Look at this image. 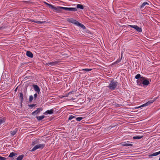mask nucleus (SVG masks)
Instances as JSON below:
<instances>
[{
  "label": "nucleus",
  "mask_w": 160,
  "mask_h": 160,
  "mask_svg": "<svg viewBox=\"0 0 160 160\" xmlns=\"http://www.w3.org/2000/svg\"><path fill=\"white\" fill-rule=\"evenodd\" d=\"M159 160H160V158H159Z\"/></svg>",
  "instance_id": "42"
},
{
  "label": "nucleus",
  "mask_w": 160,
  "mask_h": 160,
  "mask_svg": "<svg viewBox=\"0 0 160 160\" xmlns=\"http://www.w3.org/2000/svg\"><path fill=\"white\" fill-rule=\"evenodd\" d=\"M123 54V53L122 52V53H121V58L120 59H118L116 61V63H119V62H120V61H121L122 59V54Z\"/></svg>",
  "instance_id": "26"
},
{
  "label": "nucleus",
  "mask_w": 160,
  "mask_h": 160,
  "mask_svg": "<svg viewBox=\"0 0 160 160\" xmlns=\"http://www.w3.org/2000/svg\"><path fill=\"white\" fill-rule=\"evenodd\" d=\"M67 20L68 22L74 23L75 25H76L77 22H78V21L72 18H68L67 19Z\"/></svg>",
  "instance_id": "8"
},
{
  "label": "nucleus",
  "mask_w": 160,
  "mask_h": 160,
  "mask_svg": "<svg viewBox=\"0 0 160 160\" xmlns=\"http://www.w3.org/2000/svg\"><path fill=\"white\" fill-rule=\"evenodd\" d=\"M45 145L44 144L37 145H35L34 147L31 150V151L32 152H33L38 148L42 149L45 147Z\"/></svg>",
  "instance_id": "2"
},
{
  "label": "nucleus",
  "mask_w": 160,
  "mask_h": 160,
  "mask_svg": "<svg viewBox=\"0 0 160 160\" xmlns=\"http://www.w3.org/2000/svg\"><path fill=\"white\" fill-rule=\"evenodd\" d=\"M24 157L23 155H19L17 158V160H22Z\"/></svg>",
  "instance_id": "22"
},
{
  "label": "nucleus",
  "mask_w": 160,
  "mask_h": 160,
  "mask_svg": "<svg viewBox=\"0 0 160 160\" xmlns=\"http://www.w3.org/2000/svg\"><path fill=\"white\" fill-rule=\"evenodd\" d=\"M143 137L142 136H134L133 137V138L134 139H139L142 138Z\"/></svg>",
  "instance_id": "18"
},
{
  "label": "nucleus",
  "mask_w": 160,
  "mask_h": 160,
  "mask_svg": "<svg viewBox=\"0 0 160 160\" xmlns=\"http://www.w3.org/2000/svg\"><path fill=\"white\" fill-rule=\"evenodd\" d=\"M144 79V77H141L140 78L138 79L137 80V82L138 84L139 85H142V82L143 81V79Z\"/></svg>",
  "instance_id": "6"
},
{
  "label": "nucleus",
  "mask_w": 160,
  "mask_h": 160,
  "mask_svg": "<svg viewBox=\"0 0 160 160\" xmlns=\"http://www.w3.org/2000/svg\"><path fill=\"white\" fill-rule=\"evenodd\" d=\"M61 8L65 10L68 11V8L62 7Z\"/></svg>",
  "instance_id": "35"
},
{
  "label": "nucleus",
  "mask_w": 160,
  "mask_h": 160,
  "mask_svg": "<svg viewBox=\"0 0 160 160\" xmlns=\"http://www.w3.org/2000/svg\"><path fill=\"white\" fill-rule=\"evenodd\" d=\"M53 109H51L49 110H47L46 112H45L44 114L46 115H47L48 114H51L53 113Z\"/></svg>",
  "instance_id": "14"
},
{
  "label": "nucleus",
  "mask_w": 160,
  "mask_h": 160,
  "mask_svg": "<svg viewBox=\"0 0 160 160\" xmlns=\"http://www.w3.org/2000/svg\"><path fill=\"white\" fill-rule=\"evenodd\" d=\"M142 82V84L144 86H148V85L150 84L149 80H148L147 78L145 77Z\"/></svg>",
  "instance_id": "7"
},
{
  "label": "nucleus",
  "mask_w": 160,
  "mask_h": 160,
  "mask_svg": "<svg viewBox=\"0 0 160 160\" xmlns=\"http://www.w3.org/2000/svg\"><path fill=\"white\" fill-rule=\"evenodd\" d=\"M75 118H76V117L75 116H74L71 115L69 117V118L68 119L71 120L72 119Z\"/></svg>",
  "instance_id": "31"
},
{
  "label": "nucleus",
  "mask_w": 160,
  "mask_h": 160,
  "mask_svg": "<svg viewBox=\"0 0 160 160\" xmlns=\"http://www.w3.org/2000/svg\"><path fill=\"white\" fill-rule=\"evenodd\" d=\"M35 105H36V104H32L28 105V106L30 108H32V107H34L35 106Z\"/></svg>",
  "instance_id": "36"
},
{
  "label": "nucleus",
  "mask_w": 160,
  "mask_h": 160,
  "mask_svg": "<svg viewBox=\"0 0 160 160\" xmlns=\"http://www.w3.org/2000/svg\"><path fill=\"white\" fill-rule=\"evenodd\" d=\"M76 25L81 27L82 28H83V29H85L86 28L84 25H83L82 24L78 22H77Z\"/></svg>",
  "instance_id": "15"
},
{
  "label": "nucleus",
  "mask_w": 160,
  "mask_h": 160,
  "mask_svg": "<svg viewBox=\"0 0 160 160\" xmlns=\"http://www.w3.org/2000/svg\"><path fill=\"white\" fill-rule=\"evenodd\" d=\"M159 155L158 152L154 153L152 154H150L149 155V157H152L154 156H156Z\"/></svg>",
  "instance_id": "25"
},
{
  "label": "nucleus",
  "mask_w": 160,
  "mask_h": 160,
  "mask_svg": "<svg viewBox=\"0 0 160 160\" xmlns=\"http://www.w3.org/2000/svg\"><path fill=\"white\" fill-rule=\"evenodd\" d=\"M141 77V75L140 74H137L135 77V78L137 79H138L139 78H140Z\"/></svg>",
  "instance_id": "28"
},
{
  "label": "nucleus",
  "mask_w": 160,
  "mask_h": 160,
  "mask_svg": "<svg viewBox=\"0 0 160 160\" xmlns=\"http://www.w3.org/2000/svg\"><path fill=\"white\" fill-rule=\"evenodd\" d=\"M32 22H36L37 23H39V24H42L45 23V21H34V20H32Z\"/></svg>",
  "instance_id": "24"
},
{
  "label": "nucleus",
  "mask_w": 160,
  "mask_h": 160,
  "mask_svg": "<svg viewBox=\"0 0 160 160\" xmlns=\"http://www.w3.org/2000/svg\"><path fill=\"white\" fill-rule=\"evenodd\" d=\"M58 62H59L58 61H54L47 63L46 65L48 66H54L57 64Z\"/></svg>",
  "instance_id": "4"
},
{
  "label": "nucleus",
  "mask_w": 160,
  "mask_h": 160,
  "mask_svg": "<svg viewBox=\"0 0 160 160\" xmlns=\"http://www.w3.org/2000/svg\"><path fill=\"white\" fill-rule=\"evenodd\" d=\"M157 98H154V100H151L148 101L147 103H146L143 104L141 106H140V107L146 106H148V105H150V104H151L156 99H157Z\"/></svg>",
  "instance_id": "5"
},
{
  "label": "nucleus",
  "mask_w": 160,
  "mask_h": 160,
  "mask_svg": "<svg viewBox=\"0 0 160 160\" xmlns=\"http://www.w3.org/2000/svg\"><path fill=\"white\" fill-rule=\"evenodd\" d=\"M76 8H68V11L75 12L77 11Z\"/></svg>",
  "instance_id": "20"
},
{
  "label": "nucleus",
  "mask_w": 160,
  "mask_h": 160,
  "mask_svg": "<svg viewBox=\"0 0 160 160\" xmlns=\"http://www.w3.org/2000/svg\"><path fill=\"white\" fill-rule=\"evenodd\" d=\"M17 131V129L16 128L13 131H11L10 132L11 134L12 135H14L16 133Z\"/></svg>",
  "instance_id": "17"
},
{
  "label": "nucleus",
  "mask_w": 160,
  "mask_h": 160,
  "mask_svg": "<svg viewBox=\"0 0 160 160\" xmlns=\"http://www.w3.org/2000/svg\"><path fill=\"white\" fill-rule=\"evenodd\" d=\"M61 8L62 7H54L53 6L52 8L54 9L55 10L57 11V12H60L61 11V9H62Z\"/></svg>",
  "instance_id": "12"
},
{
  "label": "nucleus",
  "mask_w": 160,
  "mask_h": 160,
  "mask_svg": "<svg viewBox=\"0 0 160 160\" xmlns=\"http://www.w3.org/2000/svg\"><path fill=\"white\" fill-rule=\"evenodd\" d=\"M45 117V116L44 115H42L41 116H37L36 118L38 120V121L41 120L43 119Z\"/></svg>",
  "instance_id": "16"
},
{
  "label": "nucleus",
  "mask_w": 160,
  "mask_h": 160,
  "mask_svg": "<svg viewBox=\"0 0 160 160\" xmlns=\"http://www.w3.org/2000/svg\"><path fill=\"white\" fill-rule=\"evenodd\" d=\"M6 159V158H5L0 156V160H5Z\"/></svg>",
  "instance_id": "37"
},
{
  "label": "nucleus",
  "mask_w": 160,
  "mask_h": 160,
  "mask_svg": "<svg viewBox=\"0 0 160 160\" xmlns=\"http://www.w3.org/2000/svg\"><path fill=\"white\" fill-rule=\"evenodd\" d=\"M36 143H37V142H35V141H34V142H33L32 144H33V145H34V144H36Z\"/></svg>",
  "instance_id": "39"
},
{
  "label": "nucleus",
  "mask_w": 160,
  "mask_h": 160,
  "mask_svg": "<svg viewBox=\"0 0 160 160\" xmlns=\"http://www.w3.org/2000/svg\"><path fill=\"white\" fill-rule=\"evenodd\" d=\"M83 119V118L82 117H78L76 118V120L78 121H80L81 120H82Z\"/></svg>",
  "instance_id": "32"
},
{
  "label": "nucleus",
  "mask_w": 160,
  "mask_h": 160,
  "mask_svg": "<svg viewBox=\"0 0 160 160\" xmlns=\"http://www.w3.org/2000/svg\"><path fill=\"white\" fill-rule=\"evenodd\" d=\"M118 83L117 82H114L113 81H112L110 83L108 88L111 90H114L116 87Z\"/></svg>",
  "instance_id": "1"
},
{
  "label": "nucleus",
  "mask_w": 160,
  "mask_h": 160,
  "mask_svg": "<svg viewBox=\"0 0 160 160\" xmlns=\"http://www.w3.org/2000/svg\"><path fill=\"white\" fill-rule=\"evenodd\" d=\"M17 88H16L15 91L17 90Z\"/></svg>",
  "instance_id": "41"
},
{
  "label": "nucleus",
  "mask_w": 160,
  "mask_h": 160,
  "mask_svg": "<svg viewBox=\"0 0 160 160\" xmlns=\"http://www.w3.org/2000/svg\"><path fill=\"white\" fill-rule=\"evenodd\" d=\"M129 142L128 141L127 143L124 142H122L121 143V144L122 146H132V144L130 143H128V142Z\"/></svg>",
  "instance_id": "11"
},
{
  "label": "nucleus",
  "mask_w": 160,
  "mask_h": 160,
  "mask_svg": "<svg viewBox=\"0 0 160 160\" xmlns=\"http://www.w3.org/2000/svg\"><path fill=\"white\" fill-rule=\"evenodd\" d=\"M42 109L41 108H39L37 109V110L33 112L32 113V115H36L39 113L42 110Z\"/></svg>",
  "instance_id": "9"
},
{
  "label": "nucleus",
  "mask_w": 160,
  "mask_h": 160,
  "mask_svg": "<svg viewBox=\"0 0 160 160\" xmlns=\"http://www.w3.org/2000/svg\"><path fill=\"white\" fill-rule=\"evenodd\" d=\"M34 98L35 99H36L37 98V93H35L34 94Z\"/></svg>",
  "instance_id": "38"
},
{
  "label": "nucleus",
  "mask_w": 160,
  "mask_h": 160,
  "mask_svg": "<svg viewBox=\"0 0 160 160\" xmlns=\"http://www.w3.org/2000/svg\"><path fill=\"white\" fill-rule=\"evenodd\" d=\"M128 26L131 28H134L135 30L138 32H142V29L141 28H140L137 25H128Z\"/></svg>",
  "instance_id": "3"
},
{
  "label": "nucleus",
  "mask_w": 160,
  "mask_h": 160,
  "mask_svg": "<svg viewBox=\"0 0 160 160\" xmlns=\"http://www.w3.org/2000/svg\"><path fill=\"white\" fill-rule=\"evenodd\" d=\"M83 70H85V71H87V72H88V71H91L92 70V69L86 68V69H83Z\"/></svg>",
  "instance_id": "34"
},
{
  "label": "nucleus",
  "mask_w": 160,
  "mask_h": 160,
  "mask_svg": "<svg viewBox=\"0 0 160 160\" xmlns=\"http://www.w3.org/2000/svg\"><path fill=\"white\" fill-rule=\"evenodd\" d=\"M33 98V97L32 95H31L29 96V101L30 102H31L32 101Z\"/></svg>",
  "instance_id": "30"
},
{
  "label": "nucleus",
  "mask_w": 160,
  "mask_h": 160,
  "mask_svg": "<svg viewBox=\"0 0 160 160\" xmlns=\"http://www.w3.org/2000/svg\"><path fill=\"white\" fill-rule=\"evenodd\" d=\"M146 5H148L149 3L147 2H144L142 4L140 8H143Z\"/></svg>",
  "instance_id": "21"
},
{
  "label": "nucleus",
  "mask_w": 160,
  "mask_h": 160,
  "mask_svg": "<svg viewBox=\"0 0 160 160\" xmlns=\"http://www.w3.org/2000/svg\"><path fill=\"white\" fill-rule=\"evenodd\" d=\"M4 122L3 119L1 117H0V124H1Z\"/></svg>",
  "instance_id": "33"
},
{
  "label": "nucleus",
  "mask_w": 160,
  "mask_h": 160,
  "mask_svg": "<svg viewBox=\"0 0 160 160\" xmlns=\"http://www.w3.org/2000/svg\"><path fill=\"white\" fill-rule=\"evenodd\" d=\"M26 55L28 57L31 58L33 57V55L32 53L29 51H27L26 52Z\"/></svg>",
  "instance_id": "13"
},
{
  "label": "nucleus",
  "mask_w": 160,
  "mask_h": 160,
  "mask_svg": "<svg viewBox=\"0 0 160 160\" xmlns=\"http://www.w3.org/2000/svg\"><path fill=\"white\" fill-rule=\"evenodd\" d=\"M33 87L34 88V90L37 92V93H39L40 92V89L39 87L36 85H33Z\"/></svg>",
  "instance_id": "10"
},
{
  "label": "nucleus",
  "mask_w": 160,
  "mask_h": 160,
  "mask_svg": "<svg viewBox=\"0 0 160 160\" xmlns=\"http://www.w3.org/2000/svg\"><path fill=\"white\" fill-rule=\"evenodd\" d=\"M158 152V153L159 154H160V151Z\"/></svg>",
  "instance_id": "40"
},
{
  "label": "nucleus",
  "mask_w": 160,
  "mask_h": 160,
  "mask_svg": "<svg viewBox=\"0 0 160 160\" xmlns=\"http://www.w3.org/2000/svg\"><path fill=\"white\" fill-rule=\"evenodd\" d=\"M77 8H80L81 9H83L84 8L83 6L82 5L79 4L77 5Z\"/></svg>",
  "instance_id": "19"
},
{
  "label": "nucleus",
  "mask_w": 160,
  "mask_h": 160,
  "mask_svg": "<svg viewBox=\"0 0 160 160\" xmlns=\"http://www.w3.org/2000/svg\"><path fill=\"white\" fill-rule=\"evenodd\" d=\"M15 154H16V153H15L13 152H11L10 153V154L9 155L8 157H12L14 156H15Z\"/></svg>",
  "instance_id": "27"
},
{
  "label": "nucleus",
  "mask_w": 160,
  "mask_h": 160,
  "mask_svg": "<svg viewBox=\"0 0 160 160\" xmlns=\"http://www.w3.org/2000/svg\"><path fill=\"white\" fill-rule=\"evenodd\" d=\"M45 3L46 5H48L50 8H52L53 7V6L51 4H49L48 3L46 2H45Z\"/></svg>",
  "instance_id": "29"
},
{
  "label": "nucleus",
  "mask_w": 160,
  "mask_h": 160,
  "mask_svg": "<svg viewBox=\"0 0 160 160\" xmlns=\"http://www.w3.org/2000/svg\"><path fill=\"white\" fill-rule=\"evenodd\" d=\"M20 98L21 99V102L23 101V95L22 93H20Z\"/></svg>",
  "instance_id": "23"
}]
</instances>
